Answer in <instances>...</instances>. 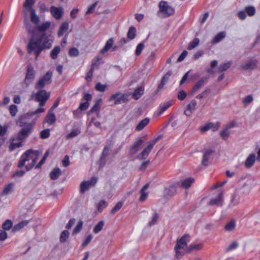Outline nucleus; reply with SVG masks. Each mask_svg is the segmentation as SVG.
I'll return each mask as SVG.
<instances>
[{"label": "nucleus", "instance_id": "nucleus-1", "mask_svg": "<svg viewBox=\"0 0 260 260\" xmlns=\"http://www.w3.org/2000/svg\"><path fill=\"white\" fill-rule=\"evenodd\" d=\"M40 154V152L38 150L32 149L27 150L21 156L18 162V167L22 168L27 162V164L25 165L26 170V171L31 170L38 160Z\"/></svg>", "mask_w": 260, "mask_h": 260}, {"label": "nucleus", "instance_id": "nucleus-2", "mask_svg": "<svg viewBox=\"0 0 260 260\" xmlns=\"http://www.w3.org/2000/svg\"><path fill=\"white\" fill-rule=\"evenodd\" d=\"M190 241L188 235H185L177 240L176 244L174 247L175 257L181 258L185 253H187V243Z\"/></svg>", "mask_w": 260, "mask_h": 260}, {"label": "nucleus", "instance_id": "nucleus-3", "mask_svg": "<svg viewBox=\"0 0 260 260\" xmlns=\"http://www.w3.org/2000/svg\"><path fill=\"white\" fill-rule=\"evenodd\" d=\"M17 124L22 128L15 136L18 141H22L25 139L29 135L32 128V125L30 123L25 121L24 117H21L17 122Z\"/></svg>", "mask_w": 260, "mask_h": 260}, {"label": "nucleus", "instance_id": "nucleus-4", "mask_svg": "<svg viewBox=\"0 0 260 260\" xmlns=\"http://www.w3.org/2000/svg\"><path fill=\"white\" fill-rule=\"evenodd\" d=\"M35 3V0H25L23 4L24 8L23 13L26 18L28 17V15L29 13L31 21L37 24L39 23L40 19L36 13V11L32 8Z\"/></svg>", "mask_w": 260, "mask_h": 260}, {"label": "nucleus", "instance_id": "nucleus-5", "mask_svg": "<svg viewBox=\"0 0 260 260\" xmlns=\"http://www.w3.org/2000/svg\"><path fill=\"white\" fill-rule=\"evenodd\" d=\"M42 50L41 40L39 38L33 36L27 45L28 53L30 54L34 52L36 54V57H37Z\"/></svg>", "mask_w": 260, "mask_h": 260}, {"label": "nucleus", "instance_id": "nucleus-6", "mask_svg": "<svg viewBox=\"0 0 260 260\" xmlns=\"http://www.w3.org/2000/svg\"><path fill=\"white\" fill-rule=\"evenodd\" d=\"M159 12L163 17H168L174 14L175 9L166 1H161L159 3Z\"/></svg>", "mask_w": 260, "mask_h": 260}, {"label": "nucleus", "instance_id": "nucleus-7", "mask_svg": "<svg viewBox=\"0 0 260 260\" xmlns=\"http://www.w3.org/2000/svg\"><path fill=\"white\" fill-rule=\"evenodd\" d=\"M50 96V93L47 92L45 90H40L36 93H32L31 97L35 101L40 103L39 106L43 107L45 105L46 101L48 100Z\"/></svg>", "mask_w": 260, "mask_h": 260}, {"label": "nucleus", "instance_id": "nucleus-8", "mask_svg": "<svg viewBox=\"0 0 260 260\" xmlns=\"http://www.w3.org/2000/svg\"><path fill=\"white\" fill-rule=\"evenodd\" d=\"M52 73L50 71H48L36 83V88L37 89H41L46 85L50 84L52 81Z\"/></svg>", "mask_w": 260, "mask_h": 260}, {"label": "nucleus", "instance_id": "nucleus-9", "mask_svg": "<svg viewBox=\"0 0 260 260\" xmlns=\"http://www.w3.org/2000/svg\"><path fill=\"white\" fill-rule=\"evenodd\" d=\"M159 139L160 137H158L155 139L150 141L148 143V146L143 150V151L138 157L140 159H146L152 150L154 145L156 143Z\"/></svg>", "mask_w": 260, "mask_h": 260}, {"label": "nucleus", "instance_id": "nucleus-10", "mask_svg": "<svg viewBox=\"0 0 260 260\" xmlns=\"http://www.w3.org/2000/svg\"><path fill=\"white\" fill-rule=\"evenodd\" d=\"M97 182V179L95 177L91 178L87 181H84L81 183L80 185V190L81 193H84L90 187L93 186Z\"/></svg>", "mask_w": 260, "mask_h": 260}, {"label": "nucleus", "instance_id": "nucleus-11", "mask_svg": "<svg viewBox=\"0 0 260 260\" xmlns=\"http://www.w3.org/2000/svg\"><path fill=\"white\" fill-rule=\"evenodd\" d=\"M126 101V95L120 92L112 94L109 99V102H113L115 105L124 103Z\"/></svg>", "mask_w": 260, "mask_h": 260}, {"label": "nucleus", "instance_id": "nucleus-12", "mask_svg": "<svg viewBox=\"0 0 260 260\" xmlns=\"http://www.w3.org/2000/svg\"><path fill=\"white\" fill-rule=\"evenodd\" d=\"M144 141L142 138L138 139L129 148V153L131 155L137 153L140 149L141 145L143 144Z\"/></svg>", "mask_w": 260, "mask_h": 260}, {"label": "nucleus", "instance_id": "nucleus-13", "mask_svg": "<svg viewBox=\"0 0 260 260\" xmlns=\"http://www.w3.org/2000/svg\"><path fill=\"white\" fill-rule=\"evenodd\" d=\"M41 40V45L44 48H50L51 47L52 43L53 41V37L51 35L46 36L43 35L41 37H39Z\"/></svg>", "mask_w": 260, "mask_h": 260}, {"label": "nucleus", "instance_id": "nucleus-14", "mask_svg": "<svg viewBox=\"0 0 260 260\" xmlns=\"http://www.w3.org/2000/svg\"><path fill=\"white\" fill-rule=\"evenodd\" d=\"M36 74V72L33 67L29 66L27 68V73L24 80V84L26 86L33 81Z\"/></svg>", "mask_w": 260, "mask_h": 260}, {"label": "nucleus", "instance_id": "nucleus-15", "mask_svg": "<svg viewBox=\"0 0 260 260\" xmlns=\"http://www.w3.org/2000/svg\"><path fill=\"white\" fill-rule=\"evenodd\" d=\"M256 160L255 154L254 153H250L244 162V166L247 169L251 168L254 165Z\"/></svg>", "mask_w": 260, "mask_h": 260}, {"label": "nucleus", "instance_id": "nucleus-16", "mask_svg": "<svg viewBox=\"0 0 260 260\" xmlns=\"http://www.w3.org/2000/svg\"><path fill=\"white\" fill-rule=\"evenodd\" d=\"M197 102L194 100H191L190 103L187 105L186 110L184 111V114L189 117L192 114V113L196 110Z\"/></svg>", "mask_w": 260, "mask_h": 260}, {"label": "nucleus", "instance_id": "nucleus-17", "mask_svg": "<svg viewBox=\"0 0 260 260\" xmlns=\"http://www.w3.org/2000/svg\"><path fill=\"white\" fill-rule=\"evenodd\" d=\"M237 225L236 220L232 218L228 221L224 226V230L228 232H233L236 230Z\"/></svg>", "mask_w": 260, "mask_h": 260}, {"label": "nucleus", "instance_id": "nucleus-18", "mask_svg": "<svg viewBox=\"0 0 260 260\" xmlns=\"http://www.w3.org/2000/svg\"><path fill=\"white\" fill-rule=\"evenodd\" d=\"M219 127V122H209L207 123L204 126L201 127V131L202 132H207L210 129H212L213 131H217Z\"/></svg>", "mask_w": 260, "mask_h": 260}, {"label": "nucleus", "instance_id": "nucleus-19", "mask_svg": "<svg viewBox=\"0 0 260 260\" xmlns=\"http://www.w3.org/2000/svg\"><path fill=\"white\" fill-rule=\"evenodd\" d=\"M11 143L9 146V150L12 151L17 148L21 147L23 145L22 141H18L15 137L12 138L10 140Z\"/></svg>", "mask_w": 260, "mask_h": 260}, {"label": "nucleus", "instance_id": "nucleus-20", "mask_svg": "<svg viewBox=\"0 0 260 260\" xmlns=\"http://www.w3.org/2000/svg\"><path fill=\"white\" fill-rule=\"evenodd\" d=\"M223 201V199L222 196H212V197L210 199L208 204L209 206L216 205L220 206L222 205Z\"/></svg>", "mask_w": 260, "mask_h": 260}, {"label": "nucleus", "instance_id": "nucleus-21", "mask_svg": "<svg viewBox=\"0 0 260 260\" xmlns=\"http://www.w3.org/2000/svg\"><path fill=\"white\" fill-rule=\"evenodd\" d=\"M50 11L52 15L56 19H59L62 17L63 14V9L62 8H56L52 6L51 8Z\"/></svg>", "mask_w": 260, "mask_h": 260}, {"label": "nucleus", "instance_id": "nucleus-22", "mask_svg": "<svg viewBox=\"0 0 260 260\" xmlns=\"http://www.w3.org/2000/svg\"><path fill=\"white\" fill-rule=\"evenodd\" d=\"M213 153V151L212 150L208 149L205 151L202 160V164L203 165L205 166H207L208 165Z\"/></svg>", "mask_w": 260, "mask_h": 260}, {"label": "nucleus", "instance_id": "nucleus-23", "mask_svg": "<svg viewBox=\"0 0 260 260\" xmlns=\"http://www.w3.org/2000/svg\"><path fill=\"white\" fill-rule=\"evenodd\" d=\"M194 179L193 178H188L182 180L180 182V186L184 188H188L194 182Z\"/></svg>", "mask_w": 260, "mask_h": 260}, {"label": "nucleus", "instance_id": "nucleus-24", "mask_svg": "<svg viewBox=\"0 0 260 260\" xmlns=\"http://www.w3.org/2000/svg\"><path fill=\"white\" fill-rule=\"evenodd\" d=\"M69 23L67 22H63L60 26L57 35L58 37H60L64 35V34L69 29Z\"/></svg>", "mask_w": 260, "mask_h": 260}, {"label": "nucleus", "instance_id": "nucleus-25", "mask_svg": "<svg viewBox=\"0 0 260 260\" xmlns=\"http://www.w3.org/2000/svg\"><path fill=\"white\" fill-rule=\"evenodd\" d=\"M206 81V78H202L200 79L193 87L191 93L193 94L197 91H198L204 84Z\"/></svg>", "mask_w": 260, "mask_h": 260}, {"label": "nucleus", "instance_id": "nucleus-26", "mask_svg": "<svg viewBox=\"0 0 260 260\" xmlns=\"http://www.w3.org/2000/svg\"><path fill=\"white\" fill-rule=\"evenodd\" d=\"M171 105L172 103L171 102H166L161 104L159 107L158 115H160L163 112H164L168 108L171 106Z\"/></svg>", "mask_w": 260, "mask_h": 260}, {"label": "nucleus", "instance_id": "nucleus-27", "mask_svg": "<svg viewBox=\"0 0 260 260\" xmlns=\"http://www.w3.org/2000/svg\"><path fill=\"white\" fill-rule=\"evenodd\" d=\"M171 76V74L169 73H167L162 79L161 83L158 85L157 89V92H158L160 90H161L165 84L167 82V80L169 79L170 76Z\"/></svg>", "mask_w": 260, "mask_h": 260}, {"label": "nucleus", "instance_id": "nucleus-28", "mask_svg": "<svg viewBox=\"0 0 260 260\" xmlns=\"http://www.w3.org/2000/svg\"><path fill=\"white\" fill-rule=\"evenodd\" d=\"M144 89L143 87H139L133 93V96L135 100H138L144 93Z\"/></svg>", "mask_w": 260, "mask_h": 260}, {"label": "nucleus", "instance_id": "nucleus-29", "mask_svg": "<svg viewBox=\"0 0 260 260\" xmlns=\"http://www.w3.org/2000/svg\"><path fill=\"white\" fill-rule=\"evenodd\" d=\"M114 41L113 39H109L106 42L105 47L101 50L102 54H104L107 52L113 46Z\"/></svg>", "mask_w": 260, "mask_h": 260}, {"label": "nucleus", "instance_id": "nucleus-30", "mask_svg": "<svg viewBox=\"0 0 260 260\" xmlns=\"http://www.w3.org/2000/svg\"><path fill=\"white\" fill-rule=\"evenodd\" d=\"M149 122V119L148 118L144 119L139 123L136 128V129L138 131L142 130L148 124Z\"/></svg>", "mask_w": 260, "mask_h": 260}, {"label": "nucleus", "instance_id": "nucleus-31", "mask_svg": "<svg viewBox=\"0 0 260 260\" xmlns=\"http://www.w3.org/2000/svg\"><path fill=\"white\" fill-rule=\"evenodd\" d=\"M203 247L202 244H192L188 247L187 253L200 250Z\"/></svg>", "mask_w": 260, "mask_h": 260}, {"label": "nucleus", "instance_id": "nucleus-32", "mask_svg": "<svg viewBox=\"0 0 260 260\" xmlns=\"http://www.w3.org/2000/svg\"><path fill=\"white\" fill-rule=\"evenodd\" d=\"M29 223V220H23L19 223L16 224L13 228V231L14 232H17L20 230V229L23 228L24 226L27 225Z\"/></svg>", "mask_w": 260, "mask_h": 260}, {"label": "nucleus", "instance_id": "nucleus-33", "mask_svg": "<svg viewBox=\"0 0 260 260\" xmlns=\"http://www.w3.org/2000/svg\"><path fill=\"white\" fill-rule=\"evenodd\" d=\"M256 63L254 61H248L242 64L241 68L244 70H252L256 67Z\"/></svg>", "mask_w": 260, "mask_h": 260}, {"label": "nucleus", "instance_id": "nucleus-34", "mask_svg": "<svg viewBox=\"0 0 260 260\" xmlns=\"http://www.w3.org/2000/svg\"><path fill=\"white\" fill-rule=\"evenodd\" d=\"M232 64V61L221 63L218 68V72L221 73L227 70Z\"/></svg>", "mask_w": 260, "mask_h": 260}, {"label": "nucleus", "instance_id": "nucleus-35", "mask_svg": "<svg viewBox=\"0 0 260 260\" xmlns=\"http://www.w3.org/2000/svg\"><path fill=\"white\" fill-rule=\"evenodd\" d=\"M230 200V203L228 204L229 207L237 205L240 202V198L238 196H231Z\"/></svg>", "mask_w": 260, "mask_h": 260}, {"label": "nucleus", "instance_id": "nucleus-36", "mask_svg": "<svg viewBox=\"0 0 260 260\" xmlns=\"http://www.w3.org/2000/svg\"><path fill=\"white\" fill-rule=\"evenodd\" d=\"M49 111L48 115L46 117V121L49 124H52L56 121V117L54 113Z\"/></svg>", "mask_w": 260, "mask_h": 260}, {"label": "nucleus", "instance_id": "nucleus-37", "mask_svg": "<svg viewBox=\"0 0 260 260\" xmlns=\"http://www.w3.org/2000/svg\"><path fill=\"white\" fill-rule=\"evenodd\" d=\"M61 174V170L59 168L55 169L50 173V177L52 180L56 179Z\"/></svg>", "mask_w": 260, "mask_h": 260}, {"label": "nucleus", "instance_id": "nucleus-38", "mask_svg": "<svg viewBox=\"0 0 260 260\" xmlns=\"http://www.w3.org/2000/svg\"><path fill=\"white\" fill-rule=\"evenodd\" d=\"M225 37V33L223 31L220 32L216 35L213 40V43L216 44L219 42Z\"/></svg>", "mask_w": 260, "mask_h": 260}, {"label": "nucleus", "instance_id": "nucleus-39", "mask_svg": "<svg viewBox=\"0 0 260 260\" xmlns=\"http://www.w3.org/2000/svg\"><path fill=\"white\" fill-rule=\"evenodd\" d=\"M200 43V40L198 38L194 39L189 44L187 49L188 50H192L197 47Z\"/></svg>", "mask_w": 260, "mask_h": 260}, {"label": "nucleus", "instance_id": "nucleus-40", "mask_svg": "<svg viewBox=\"0 0 260 260\" xmlns=\"http://www.w3.org/2000/svg\"><path fill=\"white\" fill-rule=\"evenodd\" d=\"M69 232L68 231L64 230L62 231L60 236V241L61 243H64L67 241L69 237Z\"/></svg>", "mask_w": 260, "mask_h": 260}, {"label": "nucleus", "instance_id": "nucleus-41", "mask_svg": "<svg viewBox=\"0 0 260 260\" xmlns=\"http://www.w3.org/2000/svg\"><path fill=\"white\" fill-rule=\"evenodd\" d=\"M108 205V203L105 200L100 201L96 205V208L99 212H102Z\"/></svg>", "mask_w": 260, "mask_h": 260}, {"label": "nucleus", "instance_id": "nucleus-42", "mask_svg": "<svg viewBox=\"0 0 260 260\" xmlns=\"http://www.w3.org/2000/svg\"><path fill=\"white\" fill-rule=\"evenodd\" d=\"M123 204V201L118 202L116 205L112 208L111 211V213L112 215L115 214L117 211H118L122 207Z\"/></svg>", "mask_w": 260, "mask_h": 260}, {"label": "nucleus", "instance_id": "nucleus-43", "mask_svg": "<svg viewBox=\"0 0 260 260\" xmlns=\"http://www.w3.org/2000/svg\"><path fill=\"white\" fill-rule=\"evenodd\" d=\"M104 221H100L93 228V231L95 234L99 233L103 229L104 225Z\"/></svg>", "mask_w": 260, "mask_h": 260}, {"label": "nucleus", "instance_id": "nucleus-44", "mask_svg": "<svg viewBox=\"0 0 260 260\" xmlns=\"http://www.w3.org/2000/svg\"><path fill=\"white\" fill-rule=\"evenodd\" d=\"M14 187V184L12 183H9L5 186L3 189L4 194H7L12 193Z\"/></svg>", "mask_w": 260, "mask_h": 260}, {"label": "nucleus", "instance_id": "nucleus-45", "mask_svg": "<svg viewBox=\"0 0 260 260\" xmlns=\"http://www.w3.org/2000/svg\"><path fill=\"white\" fill-rule=\"evenodd\" d=\"M13 225L12 221L9 219L5 221L2 225V228L4 231H8L10 230Z\"/></svg>", "mask_w": 260, "mask_h": 260}, {"label": "nucleus", "instance_id": "nucleus-46", "mask_svg": "<svg viewBox=\"0 0 260 260\" xmlns=\"http://www.w3.org/2000/svg\"><path fill=\"white\" fill-rule=\"evenodd\" d=\"M102 100L99 99L96 103L95 104L94 106L91 108L89 111V113H93L94 112L99 111L101 106Z\"/></svg>", "mask_w": 260, "mask_h": 260}, {"label": "nucleus", "instance_id": "nucleus-47", "mask_svg": "<svg viewBox=\"0 0 260 260\" xmlns=\"http://www.w3.org/2000/svg\"><path fill=\"white\" fill-rule=\"evenodd\" d=\"M83 225V221H82V220L79 221L77 225L76 226V227L74 228V229L73 231V234L76 235V234L79 233L82 230Z\"/></svg>", "mask_w": 260, "mask_h": 260}, {"label": "nucleus", "instance_id": "nucleus-48", "mask_svg": "<svg viewBox=\"0 0 260 260\" xmlns=\"http://www.w3.org/2000/svg\"><path fill=\"white\" fill-rule=\"evenodd\" d=\"M136 29L134 27L132 26L129 28L127 32V37L130 40L134 39L136 36Z\"/></svg>", "mask_w": 260, "mask_h": 260}, {"label": "nucleus", "instance_id": "nucleus-49", "mask_svg": "<svg viewBox=\"0 0 260 260\" xmlns=\"http://www.w3.org/2000/svg\"><path fill=\"white\" fill-rule=\"evenodd\" d=\"M60 51V47L59 46L55 47L51 52V57L52 59H54L57 58L58 54Z\"/></svg>", "mask_w": 260, "mask_h": 260}, {"label": "nucleus", "instance_id": "nucleus-50", "mask_svg": "<svg viewBox=\"0 0 260 260\" xmlns=\"http://www.w3.org/2000/svg\"><path fill=\"white\" fill-rule=\"evenodd\" d=\"M246 13L249 16H253L255 13V8L252 6L247 7L245 9Z\"/></svg>", "mask_w": 260, "mask_h": 260}, {"label": "nucleus", "instance_id": "nucleus-51", "mask_svg": "<svg viewBox=\"0 0 260 260\" xmlns=\"http://www.w3.org/2000/svg\"><path fill=\"white\" fill-rule=\"evenodd\" d=\"M51 26V22H45V23H43L42 25L38 26V29L40 30L41 31H45L46 30H47L48 28H49V27Z\"/></svg>", "mask_w": 260, "mask_h": 260}, {"label": "nucleus", "instance_id": "nucleus-52", "mask_svg": "<svg viewBox=\"0 0 260 260\" xmlns=\"http://www.w3.org/2000/svg\"><path fill=\"white\" fill-rule=\"evenodd\" d=\"M239 246V243L237 241L232 242L226 248V251H230L236 249Z\"/></svg>", "mask_w": 260, "mask_h": 260}, {"label": "nucleus", "instance_id": "nucleus-53", "mask_svg": "<svg viewBox=\"0 0 260 260\" xmlns=\"http://www.w3.org/2000/svg\"><path fill=\"white\" fill-rule=\"evenodd\" d=\"M210 92V89H207L203 91L201 94L196 96V98L201 99L206 98Z\"/></svg>", "mask_w": 260, "mask_h": 260}, {"label": "nucleus", "instance_id": "nucleus-54", "mask_svg": "<svg viewBox=\"0 0 260 260\" xmlns=\"http://www.w3.org/2000/svg\"><path fill=\"white\" fill-rule=\"evenodd\" d=\"M80 133V131L78 129H73L67 136L68 139H70L78 136Z\"/></svg>", "mask_w": 260, "mask_h": 260}, {"label": "nucleus", "instance_id": "nucleus-55", "mask_svg": "<svg viewBox=\"0 0 260 260\" xmlns=\"http://www.w3.org/2000/svg\"><path fill=\"white\" fill-rule=\"evenodd\" d=\"M41 138L42 139H47L50 136V130L49 129H46L41 132L40 133Z\"/></svg>", "mask_w": 260, "mask_h": 260}, {"label": "nucleus", "instance_id": "nucleus-56", "mask_svg": "<svg viewBox=\"0 0 260 260\" xmlns=\"http://www.w3.org/2000/svg\"><path fill=\"white\" fill-rule=\"evenodd\" d=\"M144 47V44L143 43H141L139 44L138 45V46H137V48L136 49V51H135L136 55L137 56L139 55L141 53L142 50H143Z\"/></svg>", "mask_w": 260, "mask_h": 260}, {"label": "nucleus", "instance_id": "nucleus-57", "mask_svg": "<svg viewBox=\"0 0 260 260\" xmlns=\"http://www.w3.org/2000/svg\"><path fill=\"white\" fill-rule=\"evenodd\" d=\"M229 130L226 128L220 132V136L224 140L226 139L229 137Z\"/></svg>", "mask_w": 260, "mask_h": 260}, {"label": "nucleus", "instance_id": "nucleus-58", "mask_svg": "<svg viewBox=\"0 0 260 260\" xmlns=\"http://www.w3.org/2000/svg\"><path fill=\"white\" fill-rule=\"evenodd\" d=\"M69 54L71 56H77L79 55V51L76 48H72L70 49Z\"/></svg>", "mask_w": 260, "mask_h": 260}, {"label": "nucleus", "instance_id": "nucleus-59", "mask_svg": "<svg viewBox=\"0 0 260 260\" xmlns=\"http://www.w3.org/2000/svg\"><path fill=\"white\" fill-rule=\"evenodd\" d=\"M10 113L12 116L16 115L17 112V107L16 105H12L9 108Z\"/></svg>", "mask_w": 260, "mask_h": 260}, {"label": "nucleus", "instance_id": "nucleus-60", "mask_svg": "<svg viewBox=\"0 0 260 260\" xmlns=\"http://www.w3.org/2000/svg\"><path fill=\"white\" fill-rule=\"evenodd\" d=\"M107 87V85H103L100 83L96 84L95 86V89L96 90L99 91H104Z\"/></svg>", "mask_w": 260, "mask_h": 260}, {"label": "nucleus", "instance_id": "nucleus-61", "mask_svg": "<svg viewBox=\"0 0 260 260\" xmlns=\"http://www.w3.org/2000/svg\"><path fill=\"white\" fill-rule=\"evenodd\" d=\"M93 236L92 235H89L82 243V246L85 247L90 242Z\"/></svg>", "mask_w": 260, "mask_h": 260}, {"label": "nucleus", "instance_id": "nucleus-62", "mask_svg": "<svg viewBox=\"0 0 260 260\" xmlns=\"http://www.w3.org/2000/svg\"><path fill=\"white\" fill-rule=\"evenodd\" d=\"M8 237L7 233L3 230H0V241L5 240Z\"/></svg>", "mask_w": 260, "mask_h": 260}, {"label": "nucleus", "instance_id": "nucleus-63", "mask_svg": "<svg viewBox=\"0 0 260 260\" xmlns=\"http://www.w3.org/2000/svg\"><path fill=\"white\" fill-rule=\"evenodd\" d=\"M186 96V93L184 90H181L178 92V98L181 100L183 101L185 99Z\"/></svg>", "mask_w": 260, "mask_h": 260}, {"label": "nucleus", "instance_id": "nucleus-64", "mask_svg": "<svg viewBox=\"0 0 260 260\" xmlns=\"http://www.w3.org/2000/svg\"><path fill=\"white\" fill-rule=\"evenodd\" d=\"M89 106V103L88 102L81 103L79 106V109L82 111L86 110Z\"/></svg>", "mask_w": 260, "mask_h": 260}]
</instances>
